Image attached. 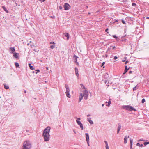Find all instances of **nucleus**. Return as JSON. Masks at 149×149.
I'll return each instance as SVG.
<instances>
[{
    "label": "nucleus",
    "instance_id": "1",
    "mask_svg": "<svg viewBox=\"0 0 149 149\" xmlns=\"http://www.w3.org/2000/svg\"><path fill=\"white\" fill-rule=\"evenodd\" d=\"M83 94V95L82 93H80L79 98V102L81 101L83 98V97H84V98L85 100H86L87 99L88 95V91L87 90H84Z\"/></svg>",
    "mask_w": 149,
    "mask_h": 149
},
{
    "label": "nucleus",
    "instance_id": "2",
    "mask_svg": "<svg viewBox=\"0 0 149 149\" xmlns=\"http://www.w3.org/2000/svg\"><path fill=\"white\" fill-rule=\"evenodd\" d=\"M31 147V144L29 141H25L22 146V149H30Z\"/></svg>",
    "mask_w": 149,
    "mask_h": 149
},
{
    "label": "nucleus",
    "instance_id": "3",
    "mask_svg": "<svg viewBox=\"0 0 149 149\" xmlns=\"http://www.w3.org/2000/svg\"><path fill=\"white\" fill-rule=\"evenodd\" d=\"M124 108L125 109L127 110H128L130 111H136V110L134 109V107L130 106L127 105L125 106L124 107Z\"/></svg>",
    "mask_w": 149,
    "mask_h": 149
},
{
    "label": "nucleus",
    "instance_id": "4",
    "mask_svg": "<svg viewBox=\"0 0 149 149\" xmlns=\"http://www.w3.org/2000/svg\"><path fill=\"white\" fill-rule=\"evenodd\" d=\"M63 6L64 10H68L69 9H70L71 7L70 5L67 3H65Z\"/></svg>",
    "mask_w": 149,
    "mask_h": 149
},
{
    "label": "nucleus",
    "instance_id": "5",
    "mask_svg": "<svg viewBox=\"0 0 149 149\" xmlns=\"http://www.w3.org/2000/svg\"><path fill=\"white\" fill-rule=\"evenodd\" d=\"M43 136L45 141H47V128H45L43 132Z\"/></svg>",
    "mask_w": 149,
    "mask_h": 149
},
{
    "label": "nucleus",
    "instance_id": "6",
    "mask_svg": "<svg viewBox=\"0 0 149 149\" xmlns=\"http://www.w3.org/2000/svg\"><path fill=\"white\" fill-rule=\"evenodd\" d=\"M75 70L76 75L77 76V77H78L79 76L78 69L77 68H75Z\"/></svg>",
    "mask_w": 149,
    "mask_h": 149
},
{
    "label": "nucleus",
    "instance_id": "7",
    "mask_svg": "<svg viewBox=\"0 0 149 149\" xmlns=\"http://www.w3.org/2000/svg\"><path fill=\"white\" fill-rule=\"evenodd\" d=\"M13 56L16 58H17L19 56V54L16 52H15L13 53Z\"/></svg>",
    "mask_w": 149,
    "mask_h": 149
},
{
    "label": "nucleus",
    "instance_id": "8",
    "mask_svg": "<svg viewBox=\"0 0 149 149\" xmlns=\"http://www.w3.org/2000/svg\"><path fill=\"white\" fill-rule=\"evenodd\" d=\"M121 125L120 124H118V126L117 129V133L118 134L121 128Z\"/></svg>",
    "mask_w": 149,
    "mask_h": 149
},
{
    "label": "nucleus",
    "instance_id": "9",
    "mask_svg": "<svg viewBox=\"0 0 149 149\" xmlns=\"http://www.w3.org/2000/svg\"><path fill=\"white\" fill-rule=\"evenodd\" d=\"M65 36L67 37V40H68L69 38V34L67 33H64Z\"/></svg>",
    "mask_w": 149,
    "mask_h": 149
},
{
    "label": "nucleus",
    "instance_id": "10",
    "mask_svg": "<svg viewBox=\"0 0 149 149\" xmlns=\"http://www.w3.org/2000/svg\"><path fill=\"white\" fill-rule=\"evenodd\" d=\"M85 135L86 136V141H89V135H88V134L86 133Z\"/></svg>",
    "mask_w": 149,
    "mask_h": 149
},
{
    "label": "nucleus",
    "instance_id": "11",
    "mask_svg": "<svg viewBox=\"0 0 149 149\" xmlns=\"http://www.w3.org/2000/svg\"><path fill=\"white\" fill-rule=\"evenodd\" d=\"M74 58H75V59H76L75 63L76 64V65H78L79 63L77 61V58H78V57L76 55H74Z\"/></svg>",
    "mask_w": 149,
    "mask_h": 149
},
{
    "label": "nucleus",
    "instance_id": "12",
    "mask_svg": "<svg viewBox=\"0 0 149 149\" xmlns=\"http://www.w3.org/2000/svg\"><path fill=\"white\" fill-rule=\"evenodd\" d=\"M104 142L106 144V149H109V146L107 142L106 141H104Z\"/></svg>",
    "mask_w": 149,
    "mask_h": 149
},
{
    "label": "nucleus",
    "instance_id": "13",
    "mask_svg": "<svg viewBox=\"0 0 149 149\" xmlns=\"http://www.w3.org/2000/svg\"><path fill=\"white\" fill-rule=\"evenodd\" d=\"M65 88H66V92H69V91H70L69 88V87H68V85H66V84L65 85Z\"/></svg>",
    "mask_w": 149,
    "mask_h": 149
},
{
    "label": "nucleus",
    "instance_id": "14",
    "mask_svg": "<svg viewBox=\"0 0 149 149\" xmlns=\"http://www.w3.org/2000/svg\"><path fill=\"white\" fill-rule=\"evenodd\" d=\"M69 92H66V94L67 96L68 97V98H70V95L69 93Z\"/></svg>",
    "mask_w": 149,
    "mask_h": 149
},
{
    "label": "nucleus",
    "instance_id": "15",
    "mask_svg": "<svg viewBox=\"0 0 149 149\" xmlns=\"http://www.w3.org/2000/svg\"><path fill=\"white\" fill-rule=\"evenodd\" d=\"M124 143L126 144L127 142V139L126 136H125L124 138Z\"/></svg>",
    "mask_w": 149,
    "mask_h": 149
},
{
    "label": "nucleus",
    "instance_id": "16",
    "mask_svg": "<svg viewBox=\"0 0 149 149\" xmlns=\"http://www.w3.org/2000/svg\"><path fill=\"white\" fill-rule=\"evenodd\" d=\"M2 8L4 10L6 13H8V11L7 10L6 8L4 6H2Z\"/></svg>",
    "mask_w": 149,
    "mask_h": 149
},
{
    "label": "nucleus",
    "instance_id": "17",
    "mask_svg": "<svg viewBox=\"0 0 149 149\" xmlns=\"http://www.w3.org/2000/svg\"><path fill=\"white\" fill-rule=\"evenodd\" d=\"M129 68H127V66H125V72L123 74H125L128 70H129Z\"/></svg>",
    "mask_w": 149,
    "mask_h": 149
},
{
    "label": "nucleus",
    "instance_id": "18",
    "mask_svg": "<svg viewBox=\"0 0 149 149\" xmlns=\"http://www.w3.org/2000/svg\"><path fill=\"white\" fill-rule=\"evenodd\" d=\"M50 129V128L49 127H47V130H49L48 132L47 131V134H48L49 136L50 135L49 134V131Z\"/></svg>",
    "mask_w": 149,
    "mask_h": 149
},
{
    "label": "nucleus",
    "instance_id": "19",
    "mask_svg": "<svg viewBox=\"0 0 149 149\" xmlns=\"http://www.w3.org/2000/svg\"><path fill=\"white\" fill-rule=\"evenodd\" d=\"M10 49L12 53L13 52L15 51L14 47H10Z\"/></svg>",
    "mask_w": 149,
    "mask_h": 149
},
{
    "label": "nucleus",
    "instance_id": "20",
    "mask_svg": "<svg viewBox=\"0 0 149 149\" xmlns=\"http://www.w3.org/2000/svg\"><path fill=\"white\" fill-rule=\"evenodd\" d=\"M4 88L6 89H8L9 88V87L8 85L6 84H4Z\"/></svg>",
    "mask_w": 149,
    "mask_h": 149
},
{
    "label": "nucleus",
    "instance_id": "21",
    "mask_svg": "<svg viewBox=\"0 0 149 149\" xmlns=\"http://www.w3.org/2000/svg\"><path fill=\"white\" fill-rule=\"evenodd\" d=\"M80 85L81 86L83 89H84V90H87L86 88H85V87L83 85V84H80Z\"/></svg>",
    "mask_w": 149,
    "mask_h": 149
},
{
    "label": "nucleus",
    "instance_id": "22",
    "mask_svg": "<svg viewBox=\"0 0 149 149\" xmlns=\"http://www.w3.org/2000/svg\"><path fill=\"white\" fill-rule=\"evenodd\" d=\"M29 67H30V69L31 70H33L34 69V68L33 67V66L31 65V64H29Z\"/></svg>",
    "mask_w": 149,
    "mask_h": 149
},
{
    "label": "nucleus",
    "instance_id": "23",
    "mask_svg": "<svg viewBox=\"0 0 149 149\" xmlns=\"http://www.w3.org/2000/svg\"><path fill=\"white\" fill-rule=\"evenodd\" d=\"M111 103V100L109 99V101L108 102V104H107L106 106H110Z\"/></svg>",
    "mask_w": 149,
    "mask_h": 149
},
{
    "label": "nucleus",
    "instance_id": "24",
    "mask_svg": "<svg viewBox=\"0 0 149 149\" xmlns=\"http://www.w3.org/2000/svg\"><path fill=\"white\" fill-rule=\"evenodd\" d=\"M76 122L77 124L79 125L81 123V122L80 121H79V120L78 119H77L76 120Z\"/></svg>",
    "mask_w": 149,
    "mask_h": 149
},
{
    "label": "nucleus",
    "instance_id": "25",
    "mask_svg": "<svg viewBox=\"0 0 149 149\" xmlns=\"http://www.w3.org/2000/svg\"><path fill=\"white\" fill-rule=\"evenodd\" d=\"M15 64L16 67H19V64L17 62H15Z\"/></svg>",
    "mask_w": 149,
    "mask_h": 149
},
{
    "label": "nucleus",
    "instance_id": "26",
    "mask_svg": "<svg viewBox=\"0 0 149 149\" xmlns=\"http://www.w3.org/2000/svg\"><path fill=\"white\" fill-rule=\"evenodd\" d=\"M79 125H80V127L81 129L83 130V127L82 124V123H81V124H80Z\"/></svg>",
    "mask_w": 149,
    "mask_h": 149
},
{
    "label": "nucleus",
    "instance_id": "27",
    "mask_svg": "<svg viewBox=\"0 0 149 149\" xmlns=\"http://www.w3.org/2000/svg\"><path fill=\"white\" fill-rule=\"evenodd\" d=\"M136 145L137 146H143V145L141 144V145H140V144L139 143H137Z\"/></svg>",
    "mask_w": 149,
    "mask_h": 149
},
{
    "label": "nucleus",
    "instance_id": "28",
    "mask_svg": "<svg viewBox=\"0 0 149 149\" xmlns=\"http://www.w3.org/2000/svg\"><path fill=\"white\" fill-rule=\"evenodd\" d=\"M88 121L89 122V123H90L91 124H93V122L92 120H88Z\"/></svg>",
    "mask_w": 149,
    "mask_h": 149
},
{
    "label": "nucleus",
    "instance_id": "29",
    "mask_svg": "<svg viewBox=\"0 0 149 149\" xmlns=\"http://www.w3.org/2000/svg\"><path fill=\"white\" fill-rule=\"evenodd\" d=\"M54 47H55V46L54 45H51L50 47L51 49H53Z\"/></svg>",
    "mask_w": 149,
    "mask_h": 149
},
{
    "label": "nucleus",
    "instance_id": "30",
    "mask_svg": "<svg viewBox=\"0 0 149 149\" xmlns=\"http://www.w3.org/2000/svg\"><path fill=\"white\" fill-rule=\"evenodd\" d=\"M145 102V100L144 99H142V103H144Z\"/></svg>",
    "mask_w": 149,
    "mask_h": 149
},
{
    "label": "nucleus",
    "instance_id": "31",
    "mask_svg": "<svg viewBox=\"0 0 149 149\" xmlns=\"http://www.w3.org/2000/svg\"><path fill=\"white\" fill-rule=\"evenodd\" d=\"M130 144L132 145L133 140L132 139H130Z\"/></svg>",
    "mask_w": 149,
    "mask_h": 149
},
{
    "label": "nucleus",
    "instance_id": "32",
    "mask_svg": "<svg viewBox=\"0 0 149 149\" xmlns=\"http://www.w3.org/2000/svg\"><path fill=\"white\" fill-rule=\"evenodd\" d=\"M122 23L124 24H125V21L123 20H122Z\"/></svg>",
    "mask_w": 149,
    "mask_h": 149
},
{
    "label": "nucleus",
    "instance_id": "33",
    "mask_svg": "<svg viewBox=\"0 0 149 149\" xmlns=\"http://www.w3.org/2000/svg\"><path fill=\"white\" fill-rule=\"evenodd\" d=\"M59 9L61 10L62 9V7L61 6H60L59 7Z\"/></svg>",
    "mask_w": 149,
    "mask_h": 149
},
{
    "label": "nucleus",
    "instance_id": "34",
    "mask_svg": "<svg viewBox=\"0 0 149 149\" xmlns=\"http://www.w3.org/2000/svg\"><path fill=\"white\" fill-rule=\"evenodd\" d=\"M144 145L145 146L148 144V142H146L144 143Z\"/></svg>",
    "mask_w": 149,
    "mask_h": 149
},
{
    "label": "nucleus",
    "instance_id": "35",
    "mask_svg": "<svg viewBox=\"0 0 149 149\" xmlns=\"http://www.w3.org/2000/svg\"><path fill=\"white\" fill-rule=\"evenodd\" d=\"M144 145L145 146L148 144V142H146L144 143Z\"/></svg>",
    "mask_w": 149,
    "mask_h": 149
},
{
    "label": "nucleus",
    "instance_id": "36",
    "mask_svg": "<svg viewBox=\"0 0 149 149\" xmlns=\"http://www.w3.org/2000/svg\"><path fill=\"white\" fill-rule=\"evenodd\" d=\"M132 5L133 6H136V4L135 3H132Z\"/></svg>",
    "mask_w": 149,
    "mask_h": 149
},
{
    "label": "nucleus",
    "instance_id": "37",
    "mask_svg": "<svg viewBox=\"0 0 149 149\" xmlns=\"http://www.w3.org/2000/svg\"><path fill=\"white\" fill-rule=\"evenodd\" d=\"M108 28H107V29H106L105 30V31L106 32H107V33H109L108 32H107V31H108Z\"/></svg>",
    "mask_w": 149,
    "mask_h": 149
},
{
    "label": "nucleus",
    "instance_id": "38",
    "mask_svg": "<svg viewBox=\"0 0 149 149\" xmlns=\"http://www.w3.org/2000/svg\"><path fill=\"white\" fill-rule=\"evenodd\" d=\"M105 64V62H103L102 63V67Z\"/></svg>",
    "mask_w": 149,
    "mask_h": 149
},
{
    "label": "nucleus",
    "instance_id": "39",
    "mask_svg": "<svg viewBox=\"0 0 149 149\" xmlns=\"http://www.w3.org/2000/svg\"><path fill=\"white\" fill-rule=\"evenodd\" d=\"M113 37L114 38H117V37L116 36V35H113Z\"/></svg>",
    "mask_w": 149,
    "mask_h": 149
},
{
    "label": "nucleus",
    "instance_id": "40",
    "mask_svg": "<svg viewBox=\"0 0 149 149\" xmlns=\"http://www.w3.org/2000/svg\"><path fill=\"white\" fill-rule=\"evenodd\" d=\"M117 58H118V57L116 56H114V59H117Z\"/></svg>",
    "mask_w": 149,
    "mask_h": 149
},
{
    "label": "nucleus",
    "instance_id": "41",
    "mask_svg": "<svg viewBox=\"0 0 149 149\" xmlns=\"http://www.w3.org/2000/svg\"><path fill=\"white\" fill-rule=\"evenodd\" d=\"M88 145V146H89V141H87Z\"/></svg>",
    "mask_w": 149,
    "mask_h": 149
},
{
    "label": "nucleus",
    "instance_id": "42",
    "mask_svg": "<svg viewBox=\"0 0 149 149\" xmlns=\"http://www.w3.org/2000/svg\"><path fill=\"white\" fill-rule=\"evenodd\" d=\"M49 137H48L47 136V141H48L49 140Z\"/></svg>",
    "mask_w": 149,
    "mask_h": 149
},
{
    "label": "nucleus",
    "instance_id": "43",
    "mask_svg": "<svg viewBox=\"0 0 149 149\" xmlns=\"http://www.w3.org/2000/svg\"><path fill=\"white\" fill-rule=\"evenodd\" d=\"M105 76H107L108 77L109 76V74L107 73H106V74H105Z\"/></svg>",
    "mask_w": 149,
    "mask_h": 149
},
{
    "label": "nucleus",
    "instance_id": "44",
    "mask_svg": "<svg viewBox=\"0 0 149 149\" xmlns=\"http://www.w3.org/2000/svg\"><path fill=\"white\" fill-rule=\"evenodd\" d=\"M50 43L51 44H54V42H51Z\"/></svg>",
    "mask_w": 149,
    "mask_h": 149
},
{
    "label": "nucleus",
    "instance_id": "45",
    "mask_svg": "<svg viewBox=\"0 0 149 149\" xmlns=\"http://www.w3.org/2000/svg\"><path fill=\"white\" fill-rule=\"evenodd\" d=\"M122 61L123 62H125V60H122Z\"/></svg>",
    "mask_w": 149,
    "mask_h": 149
},
{
    "label": "nucleus",
    "instance_id": "46",
    "mask_svg": "<svg viewBox=\"0 0 149 149\" xmlns=\"http://www.w3.org/2000/svg\"><path fill=\"white\" fill-rule=\"evenodd\" d=\"M128 62V61H125V64H127V63Z\"/></svg>",
    "mask_w": 149,
    "mask_h": 149
},
{
    "label": "nucleus",
    "instance_id": "47",
    "mask_svg": "<svg viewBox=\"0 0 149 149\" xmlns=\"http://www.w3.org/2000/svg\"><path fill=\"white\" fill-rule=\"evenodd\" d=\"M128 62V61H125V64H127V63Z\"/></svg>",
    "mask_w": 149,
    "mask_h": 149
},
{
    "label": "nucleus",
    "instance_id": "48",
    "mask_svg": "<svg viewBox=\"0 0 149 149\" xmlns=\"http://www.w3.org/2000/svg\"><path fill=\"white\" fill-rule=\"evenodd\" d=\"M132 72V71H130L129 72V73L130 74Z\"/></svg>",
    "mask_w": 149,
    "mask_h": 149
},
{
    "label": "nucleus",
    "instance_id": "49",
    "mask_svg": "<svg viewBox=\"0 0 149 149\" xmlns=\"http://www.w3.org/2000/svg\"><path fill=\"white\" fill-rule=\"evenodd\" d=\"M115 47H116L115 46L113 47V49H114L115 48Z\"/></svg>",
    "mask_w": 149,
    "mask_h": 149
},
{
    "label": "nucleus",
    "instance_id": "50",
    "mask_svg": "<svg viewBox=\"0 0 149 149\" xmlns=\"http://www.w3.org/2000/svg\"><path fill=\"white\" fill-rule=\"evenodd\" d=\"M143 141V140H141V139H140V140H139L138 141Z\"/></svg>",
    "mask_w": 149,
    "mask_h": 149
},
{
    "label": "nucleus",
    "instance_id": "51",
    "mask_svg": "<svg viewBox=\"0 0 149 149\" xmlns=\"http://www.w3.org/2000/svg\"><path fill=\"white\" fill-rule=\"evenodd\" d=\"M132 145L131 144V148H132Z\"/></svg>",
    "mask_w": 149,
    "mask_h": 149
},
{
    "label": "nucleus",
    "instance_id": "52",
    "mask_svg": "<svg viewBox=\"0 0 149 149\" xmlns=\"http://www.w3.org/2000/svg\"><path fill=\"white\" fill-rule=\"evenodd\" d=\"M36 71H38V72H39L40 71L39 70H36Z\"/></svg>",
    "mask_w": 149,
    "mask_h": 149
},
{
    "label": "nucleus",
    "instance_id": "53",
    "mask_svg": "<svg viewBox=\"0 0 149 149\" xmlns=\"http://www.w3.org/2000/svg\"><path fill=\"white\" fill-rule=\"evenodd\" d=\"M73 131L75 133H76V132H75V131L74 130H73Z\"/></svg>",
    "mask_w": 149,
    "mask_h": 149
},
{
    "label": "nucleus",
    "instance_id": "54",
    "mask_svg": "<svg viewBox=\"0 0 149 149\" xmlns=\"http://www.w3.org/2000/svg\"><path fill=\"white\" fill-rule=\"evenodd\" d=\"M146 19H149V17H146Z\"/></svg>",
    "mask_w": 149,
    "mask_h": 149
},
{
    "label": "nucleus",
    "instance_id": "55",
    "mask_svg": "<svg viewBox=\"0 0 149 149\" xmlns=\"http://www.w3.org/2000/svg\"><path fill=\"white\" fill-rule=\"evenodd\" d=\"M104 104H102V106H104Z\"/></svg>",
    "mask_w": 149,
    "mask_h": 149
},
{
    "label": "nucleus",
    "instance_id": "56",
    "mask_svg": "<svg viewBox=\"0 0 149 149\" xmlns=\"http://www.w3.org/2000/svg\"><path fill=\"white\" fill-rule=\"evenodd\" d=\"M91 14L90 13V12L88 13V14Z\"/></svg>",
    "mask_w": 149,
    "mask_h": 149
},
{
    "label": "nucleus",
    "instance_id": "57",
    "mask_svg": "<svg viewBox=\"0 0 149 149\" xmlns=\"http://www.w3.org/2000/svg\"><path fill=\"white\" fill-rule=\"evenodd\" d=\"M80 118H78V119H79V120H80Z\"/></svg>",
    "mask_w": 149,
    "mask_h": 149
},
{
    "label": "nucleus",
    "instance_id": "58",
    "mask_svg": "<svg viewBox=\"0 0 149 149\" xmlns=\"http://www.w3.org/2000/svg\"><path fill=\"white\" fill-rule=\"evenodd\" d=\"M107 81H105V83H106V82H107Z\"/></svg>",
    "mask_w": 149,
    "mask_h": 149
},
{
    "label": "nucleus",
    "instance_id": "59",
    "mask_svg": "<svg viewBox=\"0 0 149 149\" xmlns=\"http://www.w3.org/2000/svg\"><path fill=\"white\" fill-rule=\"evenodd\" d=\"M148 144H149V142H148Z\"/></svg>",
    "mask_w": 149,
    "mask_h": 149
},
{
    "label": "nucleus",
    "instance_id": "60",
    "mask_svg": "<svg viewBox=\"0 0 149 149\" xmlns=\"http://www.w3.org/2000/svg\"><path fill=\"white\" fill-rule=\"evenodd\" d=\"M90 116V115H87V116Z\"/></svg>",
    "mask_w": 149,
    "mask_h": 149
},
{
    "label": "nucleus",
    "instance_id": "61",
    "mask_svg": "<svg viewBox=\"0 0 149 149\" xmlns=\"http://www.w3.org/2000/svg\"><path fill=\"white\" fill-rule=\"evenodd\" d=\"M24 92H25V93H26V91H24Z\"/></svg>",
    "mask_w": 149,
    "mask_h": 149
},
{
    "label": "nucleus",
    "instance_id": "62",
    "mask_svg": "<svg viewBox=\"0 0 149 149\" xmlns=\"http://www.w3.org/2000/svg\"><path fill=\"white\" fill-rule=\"evenodd\" d=\"M86 7H87V8H88V6H87Z\"/></svg>",
    "mask_w": 149,
    "mask_h": 149
},
{
    "label": "nucleus",
    "instance_id": "63",
    "mask_svg": "<svg viewBox=\"0 0 149 149\" xmlns=\"http://www.w3.org/2000/svg\"><path fill=\"white\" fill-rule=\"evenodd\" d=\"M106 103H107V102H106Z\"/></svg>",
    "mask_w": 149,
    "mask_h": 149
},
{
    "label": "nucleus",
    "instance_id": "64",
    "mask_svg": "<svg viewBox=\"0 0 149 149\" xmlns=\"http://www.w3.org/2000/svg\"><path fill=\"white\" fill-rule=\"evenodd\" d=\"M129 136H128V138H129Z\"/></svg>",
    "mask_w": 149,
    "mask_h": 149
}]
</instances>
